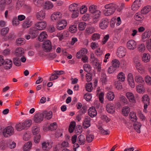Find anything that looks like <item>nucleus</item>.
<instances>
[{
  "label": "nucleus",
  "mask_w": 151,
  "mask_h": 151,
  "mask_svg": "<svg viewBox=\"0 0 151 151\" xmlns=\"http://www.w3.org/2000/svg\"><path fill=\"white\" fill-rule=\"evenodd\" d=\"M141 0H136L132 6V9L133 11L137 10L141 5Z\"/></svg>",
  "instance_id": "2eb2a0df"
},
{
  "label": "nucleus",
  "mask_w": 151,
  "mask_h": 151,
  "mask_svg": "<svg viewBox=\"0 0 151 151\" xmlns=\"http://www.w3.org/2000/svg\"><path fill=\"white\" fill-rule=\"evenodd\" d=\"M83 69L85 71L88 73H90L91 70V68L90 65L88 64H85L83 66Z\"/></svg>",
  "instance_id": "4d7b16f0"
},
{
  "label": "nucleus",
  "mask_w": 151,
  "mask_h": 151,
  "mask_svg": "<svg viewBox=\"0 0 151 151\" xmlns=\"http://www.w3.org/2000/svg\"><path fill=\"white\" fill-rule=\"evenodd\" d=\"M86 26V24L85 22H80L78 24V28L80 30L82 31L84 30Z\"/></svg>",
  "instance_id": "603ef678"
},
{
  "label": "nucleus",
  "mask_w": 151,
  "mask_h": 151,
  "mask_svg": "<svg viewBox=\"0 0 151 151\" xmlns=\"http://www.w3.org/2000/svg\"><path fill=\"white\" fill-rule=\"evenodd\" d=\"M151 31L149 29L147 30L145 32L142 34V41L145 42L147 39H148L151 36Z\"/></svg>",
  "instance_id": "4468645a"
},
{
  "label": "nucleus",
  "mask_w": 151,
  "mask_h": 151,
  "mask_svg": "<svg viewBox=\"0 0 151 151\" xmlns=\"http://www.w3.org/2000/svg\"><path fill=\"white\" fill-rule=\"evenodd\" d=\"M34 4L37 6H41L43 3V0H34Z\"/></svg>",
  "instance_id": "680f3d73"
},
{
  "label": "nucleus",
  "mask_w": 151,
  "mask_h": 151,
  "mask_svg": "<svg viewBox=\"0 0 151 151\" xmlns=\"http://www.w3.org/2000/svg\"><path fill=\"white\" fill-rule=\"evenodd\" d=\"M4 68L6 70L10 69L12 67V63L11 60L6 59L4 60L3 64Z\"/></svg>",
  "instance_id": "dca6fc26"
},
{
  "label": "nucleus",
  "mask_w": 151,
  "mask_h": 151,
  "mask_svg": "<svg viewBox=\"0 0 151 151\" xmlns=\"http://www.w3.org/2000/svg\"><path fill=\"white\" fill-rule=\"evenodd\" d=\"M135 63L136 68L139 72H140L139 71H142L143 70L144 67L139 61H135Z\"/></svg>",
  "instance_id": "c9c22d12"
},
{
  "label": "nucleus",
  "mask_w": 151,
  "mask_h": 151,
  "mask_svg": "<svg viewBox=\"0 0 151 151\" xmlns=\"http://www.w3.org/2000/svg\"><path fill=\"white\" fill-rule=\"evenodd\" d=\"M78 4L76 3H74L71 4L69 6L68 10L70 12H73L74 11L78 9Z\"/></svg>",
  "instance_id": "bb28decb"
},
{
  "label": "nucleus",
  "mask_w": 151,
  "mask_h": 151,
  "mask_svg": "<svg viewBox=\"0 0 151 151\" xmlns=\"http://www.w3.org/2000/svg\"><path fill=\"white\" fill-rule=\"evenodd\" d=\"M118 7L117 5L113 3L105 5V9L104 11V15L106 16H109L112 14Z\"/></svg>",
  "instance_id": "f257e3e1"
},
{
  "label": "nucleus",
  "mask_w": 151,
  "mask_h": 151,
  "mask_svg": "<svg viewBox=\"0 0 151 151\" xmlns=\"http://www.w3.org/2000/svg\"><path fill=\"white\" fill-rule=\"evenodd\" d=\"M76 126V123L74 121L71 122L69 126L68 130L70 133H72Z\"/></svg>",
  "instance_id": "49530a36"
},
{
  "label": "nucleus",
  "mask_w": 151,
  "mask_h": 151,
  "mask_svg": "<svg viewBox=\"0 0 151 151\" xmlns=\"http://www.w3.org/2000/svg\"><path fill=\"white\" fill-rule=\"evenodd\" d=\"M135 82L139 84H142L144 82V80H143L142 77L140 76H136L134 78Z\"/></svg>",
  "instance_id": "58836bf2"
},
{
  "label": "nucleus",
  "mask_w": 151,
  "mask_h": 151,
  "mask_svg": "<svg viewBox=\"0 0 151 151\" xmlns=\"http://www.w3.org/2000/svg\"><path fill=\"white\" fill-rule=\"evenodd\" d=\"M88 113L89 115L92 118L96 116L97 114L95 108L93 107H92L88 109Z\"/></svg>",
  "instance_id": "412c9836"
},
{
  "label": "nucleus",
  "mask_w": 151,
  "mask_h": 151,
  "mask_svg": "<svg viewBox=\"0 0 151 151\" xmlns=\"http://www.w3.org/2000/svg\"><path fill=\"white\" fill-rule=\"evenodd\" d=\"M14 132L13 127L11 126H9L4 129L3 134L5 137H7L13 135Z\"/></svg>",
  "instance_id": "f03ea898"
},
{
  "label": "nucleus",
  "mask_w": 151,
  "mask_h": 151,
  "mask_svg": "<svg viewBox=\"0 0 151 151\" xmlns=\"http://www.w3.org/2000/svg\"><path fill=\"white\" fill-rule=\"evenodd\" d=\"M115 97L114 93L111 91L109 92L106 94V98L109 101L114 99Z\"/></svg>",
  "instance_id": "79ce46f5"
},
{
  "label": "nucleus",
  "mask_w": 151,
  "mask_h": 151,
  "mask_svg": "<svg viewBox=\"0 0 151 151\" xmlns=\"http://www.w3.org/2000/svg\"><path fill=\"white\" fill-rule=\"evenodd\" d=\"M57 128V125L56 122L51 123L47 126H44L43 127V130L45 131H47L49 130L52 131L56 129Z\"/></svg>",
  "instance_id": "0eeeda50"
},
{
  "label": "nucleus",
  "mask_w": 151,
  "mask_h": 151,
  "mask_svg": "<svg viewBox=\"0 0 151 151\" xmlns=\"http://www.w3.org/2000/svg\"><path fill=\"white\" fill-rule=\"evenodd\" d=\"M31 25V22L29 20H25L23 22L22 24V27L24 28H28Z\"/></svg>",
  "instance_id": "c03bdc74"
},
{
  "label": "nucleus",
  "mask_w": 151,
  "mask_h": 151,
  "mask_svg": "<svg viewBox=\"0 0 151 151\" xmlns=\"http://www.w3.org/2000/svg\"><path fill=\"white\" fill-rule=\"evenodd\" d=\"M66 21L65 19H62L57 25V28L59 30L63 29L66 26Z\"/></svg>",
  "instance_id": "6ab92c4d"
},
{
  "label": "nucleus",
  "mask_w": 151,
  "mask_h": 151,
  "mask_svg": "<svg viewBox=\"0 0 151 151\" xmlns=\"http://www.w3.org/2000/svg\"><path fill=\"white\" fill-rule=\"evenodd\" d=\"M126 96L130 102L134 103L135 100L134 94L130 92H127L126 93Z\"/></svg>",
  "instance_id": "a878e982"
},
{
  "label": "nucleus",
  "mask_w": 151,
  "mask_h": 151,
  "mask_svg": "<svg viewBox=\"0 0 151 151\" xmlns=\"http://www.w3.org/2000/svg\"><path fill=\"white\" fill-rule=\"evenodd\" d=\"M109 24V20L106 18L102 19L100 23L99 27L102 29H106Z\"/></svg>",
  "instance_id": "6e6552de"
},
{
  "label": "nucleus",
  "mask_w": 151,
  "mask_h": 151,
  "mask_svg": "<svg viewBox=\"0 0 151 151\" xmlns=\"http://www.w3.org/2000/svg\"><path fill=\"white\" fill-rule=\"evenodd\" d=\"M30 138V134L29 132H26L24 134L23 139L25 141L29 140Z\"/></svg>",
  "instance_id": "bf43d9fd"
},
{
  "label": "nucleus",
  "mask_w": 151,
  "mask_h": 151,
  "mask_svg": "<svg viewBox=\"0 0 151 151\" xmlns=\"http://www.w3.org/2000/svg\"><path fill=\"white\" fill-rule=\"evenodd\" d=\"M24 49L21 47L17 48L15 51V55L17 57H20L22 56L24 53Z\"/></svg>",
  "instance_id": "aec40b11"
},
{
  "label": "nucleus",
  "mask_w": 151,
  "mask_h": 151,
  "mask_svg": "<svg viewBox=\"0 0 151 151\" xmlns=\"http://www.w3.org/2000/svg\"><path fill=\"white\" fill-rule=\"evenodd\" d=\"M137 91L139 93H143L145 91V89L142 84H139L137 86Z\"/></svg>",
  "instance_id": "4c0bfd02"
},
{
  "label": "nucleus",
  "mask_w": 151,
  "mask_h": 151,
  "mask_svg": "<svg viewBox=\"0 0 151 151\" xmlns=\"http://www.w3.org/2000/svg\"><path fill=\"white\" fill-rule=\"evenodd\" d=\"M45 16V11L44 10H41L36 12V17L37 19L38 20H43Z\"/></svg>",
  "instance_id": "423d86ee"
},
{
  "label": "nucleus",
  "mask_w": 151,
  "mask_h": 151,
  "mask_svg": "<svg viewBox=\"0 0 151 151\" xmlns=\"http://www.w3.org/2000/svg\"><path fill=\"white\" fill-rule=\"evenodd\" d=\"M146 47L148 50L151 52V39L148 40L146 42Z\"/></svg>",
  "instance_id": "338daca9"
},
{
  "label": "nucleus",
  "mask_w": 151,
  "mask_h": 151,
  "mask_svg": "<svg viewBox=\"0 0 151 151\" xmlns=\"http://www.w3.org/2000/svg\"><path fill=\"white\" fill-rule=\"evenodd\" d=\"M126 52V49L123 46H120L118 48L117 54L118 57L122 58L125 56Z\"/></svg>",
  "instance_id": "39448f33"
},
{
  "label": "nucleus",
  "mask_w": 151,
  "mask_h": 151,
  "mask_svg": "<svg viewBox=\"0 0 151 151\" xmlns=\"http://www.w3.org/2000/svg\"><path fill=\"white\" fill-rule=\"evenodd\" d=\"M22 122L25 129H27L32 124V121L30 120H25Z\"/></svg>",
  "instance_id": "7c9ffc66"
},
{
  "label": "nucleus",
  "mask_w": 151,
  "mask_h": 151,
  "mask_svg": "<svg viewBox=\"0 0 151 151\" xmlns=\"http://www.w3.org/2000/svg\"><path fill=\"white\" fill-rule=\"evenodd\" d=\"M20 22L17 17H13L12 20V24L14 26H17L19 25Z\"/></svg>",
  "instance_id": "de8ad7c7"
},
{
  "label": "nucleus",
  "mask_w": 151,
  "mask_h": 151,
  "mask_svg": "<svg viewBox=\"0 0 151 151\" xmlns=\"http://www.w3.org/2000/svg\"><path fill=\"white\" fill-rule=\"evenodd\" d=\"M43 47L46 52H49L52 49L51 42L49 40L44 42L43 44Z\"/></svg>",
  "instance_id": "1a4fd4ad"
},
{
  "label": "nucleus",
  "mask_w": 151,
  "mask_h": 151,
  "mask_svg": "<svg viewBox=\"0 0 151 151\" xmlns=\"http://www.w3.org/2000/svg\"><path fill=\"white\" fill-rule=\"evenodd\" d=\"M127 47L130 50H134L137 47L136 42L134 40H130L127 42Z\"/></svg>",
  "instance_id": "9d476101"
},
{
  "label": "nucleus",
  "mask_w": 151,
  "mask_h": 151,
  "mask_svg": "<svg viewBox=\"0 0 151 151\" xmlns=\"http://www.w3.org/2000/svg\"><path fill=\"white\" fill-rule=\"evenodd\" d=\"M101 12L100 10H98L93 13V17L94 19H99L101 15Z\"/></svg>",
  "instance_id": "5fc2aeb1"
},
{
  "label": "nucleus",
  "mask_w": 151,
  "mask_h": 151,
  "mask_svg": "<svg viewBox=\"0 0 151 151\" xmlns=\"http://www.w3.org/2000/svg\"><path fill=\"white\" fill-rule=\"evenodd\" d=\"M77 141L80 145H83L85 142V137L82 134L80 135L77 139Z\"/></svg>",
  "instance_id": "c85d7f7f"
},
{
  "label": "nucleus",
  "mask_w": 151,
  "mask_h": 151,
  "mask_svg": "<svg viewBox=\"0 0 151 151\" xmlns=\"http://www.w3.org/2000/svg\"><path fill=\"white\" fill-rule=\"evenodd\" d=\"M15 127L16 130L18 131H21L25 129L22 122L16 124Z\"/></svg>",
  "instance_id": "f704fd0d"
},
{
  "label": "nucleus",
  "mask_w": 151,
  "mask_h": 151,
  "mask_svg": "<svg viewBox=\"0 0 151 151\" xmlns=\"http://www.w3.org/2000/svg\"><path fill=\"white\" fill-rule=\"evenodd\" d=\"M32 143L31 142L29 141L25 143L23 147V149L26 151L29 150L32 147Z\"/></svg>",
  "instance_id": "c756f323"
},
{
  "label": "nucleus",
  "mask_w": 151,
  "mask_h": 151,
  "mask_svg": "<svg viewBox=\"0 0 151 151\" xmlns=\"http://www.w3.org/2000/svg\"><path fill=\"white\" fill-rule=\"evenodd\" d=\"M54 6L53 3L51 1H47L45 4V9H52Z\"/></svg>",
  "instance_id": "e433bc0d"
},
{
  "label": "nucleus",
  "mask_w": 151,
  "mask_h": 151,
  "mask_svg": "<svg viewBox=\"0 0 151 151\" xmlns=\"http://www.w3.org/2000/svg\"><path fill=\"white\" fill-rule=\"evenodd\" d=\"M98 10L96 6L92 5L90 6L88 8V11L90 13L93 14L96 12Z\"/></svg>",
  "instance_id": "a19ab883"
},
{
  "label": "nucleus",
  "mask_w": 151,
  "mask_h": 151,
  "mask_svg": "<svg viewBox=\"0 0 151 151\" xmlns=\"http://www.w3.org/2000/svg\"><path fill=\"white\" fill-rule=\"evenodd\" d=\"M38 30L36 29L35 27H31L29 30V34L32 38L36 37L39 34Z\"/></svg>",
  "instance_id": "ddd939ff"
},
{
  "label": "nucleus",
  "mask_w": 151,
  "mask_h": 151,
  "mask_svg": "<svg viewBox=\"0 0 151 151\" xmlns=\"http://www.w3.org/2000/svg\"><path fill=\"white\" fill-rule=\"evenodd\" d=\"M150 58V57L149 55L146 53H144L142 58V60L145 63H147L149 61Z\"/></svg>",
  "instance_id": "864d4df0"
},
{
  "label": "nucleus",
  "mask_w": 151,
  "mask_h": 151,
  "mask_svg": "<svg viewBox=\"0 0 151 151\" xmlns=\"http://www.w3.org/2000/svg\"><path fill=\"white\" fill-rule=\"evenodd\" d=\"M142 101L143 103H150V99L149 96L147 94L144 95L142 98Z\"/></svg>",
  "instance_id": "37998d69"
},
{
  "label": "nucleus",
  "mask_w": 151,
  "mask_h": 151,
  "mask_svg": "<svg viewBox=\"0 0 151 151\" xmlns=\"http://www.w3.org/2000/svg\"><path fill=\"white\" fill-rule=\"evenodd\" d=\"M87 10V8L85 5H83L80 9L81 14H83L86 12Z\"/></svg>",
  "instance_id": "e2e57ef3"
},
{
  "label": "nucleus",
  "mask_w": 151,
  "mask_h": 151,
  "mask_svg": "<svg viewBox=\"0 0 151 151\" xmlns=\"http://www.w3.org/2000/svg\"><path fill=\"white\" fill-rule=\"evenodd\" d=\"M47 25V22L45 21H42L36 22L35 24V27L37 29L41 31L45 29Z\"/></svg>",
  "instance_id": "7ed1b4c3"
},
{
  "label": "nucleus",
  "mask_w": 151,
  "mask_h": 151,
  "mask_svg": "<svg viewBox=\"0 0 151 151\" xmlns=\"http://www.w3.org/2000/svg\"><path fill=\"white\" fill-rule=\"evenodd\" d=\"M61 16L62 14L60 12H55L51 15V19L54 22L56 21L61 18Z\"/></svg>",
  "instance_id": "f8f14e48"
},
{
  "label": "nucleus",
  "mask_w": 151,
  "mask_h": 151,
  "mask_svg": "<svg viewBox=\"0 0 151 151\" xmlns=\"http://www.w3.org/2000/svg\"><path fill=\"white\" fill-rule=\"evenodd\" d=\"M14 64L16 66H19L21 65V63L19 59L17 58H15L13 59Z\"/></svg>",
  "instance_id": "69168bd1"
},
{
  "label": "nucleus",
  "mask_w": 151,
  "mask_h": 151,
  "mask_svg": "<svg viewBox=\"0 0 151 151\" xmlns=\"http://www.w3.org/2000/svg\"><path fill=\"white\" fill-rule=\"evenodd\" d=\"M69 30L72 33L75 32L77 30V26L75 25H73L70 27Z\"/></svg>",
  "instance_id": "13d9d810"
},
{
  "label": "nucleus",
  "mask_w": 151,
  "mask_h": 151,
  "mask_svg": "<svg viewBox=\"0 0 151 151\" xmlns=\"http://www.w3.org/2000/svg\"><path fill=\"white\" fill-rule=\"evenodd\" d=\"M35 135L34 138V142L36 143H38L40 141L41 136L40 134Z\"/></svg>",
  "instance_id": "0e129e2a"
},
{
  "label": "nucleus",
  "mask_w": 151,
  "mask_h": 151,
  "mask_svg": "<svg viewBox=\"0 0 151 151\" xmlns=\"http://www.w3.org/2000/svg\"><path fill=\"white\" fill-rule=\"evenodd\" d=\"M48 35L45 31H43L41 32L38 37L39 40L40 42H42L46 39Z\"/></svg>",
  "instance_id": "5701e85b"
},
{
  "label": "nucleus",
  "mask_w": 151,
  "mask_h": 151,
  "mask_svg": "<svg viewBox=\"0 0 151 151\" xmlns=\"http://www.w3.org/2000/svg\"><path fill=\"white\" fill-rule=\"evenodd\" d=\"M141 126V124L139 122H136L134 123V128L135 130H136L137 132L138 133H139L141 132L140 129Z\"/></svg>",
  "instance_id": "2f4dec72"
},
{
  "label": "nucleus",
  "mask_w": 151,
  "mask_h": 151,
  "mask_svg": "<svg viewBox=\"0 0 151 151\" xmlns=\"http://www.w3.org/2000/svg\"><path fill=\"white\" fill-rule=\"evenodd\" d=\"M85 87L86 91L89 92H91L93 89L92 83H86Z\"/></svg>",
  "instance_id": "09e8293b"
},
{
  "label": "nucleus",
  "mask_w": 151,
  "mask_h": 151,
  "mask_svg": "<svg viewBox=\"0 0 151 151\" xmlns=\"http://www.w3.org/2000/svg\"><path fill=\"white\" fill-rule=\"evenodd\" d=\"M25 40L22 38H19L17 40L16 44L18 45H23L25 43Z\"/></svg>",
  "instance_id": "6e6d98bb"
},
{
  "label": "nucleus",
  "mask_w": 151,
  "mask_h": 151,
  "mask_svg": "<svg viewBox=\"0 0 151 151\" xmlns=\"http://www.w3.org/2000/svg\"><path fill=\"white\" fill-rule=\"evenodd\" d=\"M130 111V108L127 106H124L122 110V113L124 116H127Z\"/></svg>",
  "instance_id": "cd10ccee"
},
{
  "label": "nucleus",
  "mask_w": 151,
  "mask_h": 151,
  "mask_svg": "<svg viewBox=\"0 0 151 151\" xmlns=\"http://www.w3.org/2000/svg\"><path fill=\"white\" fill-rule=\"evenodd\" d=\"M129 116H130V119L131 121L134 122L136 121L137 117L135 113L134 112H131L129 114Z\"/></svg>",
  "instance_id": "3c124183"
},
{
  "label": "nucleus",
  "mask_w": 151,
  "mask_h": 151,
  "mask_svg": "<svg viewBox=\"0 0 151 151\" xmlns=\"http://www.w3.org/2000/svg\"><path fill=\"white\" fill-rule=\"evenodd\" d=\"M107 111L109 113H113L114 112V107L112 104H108L106 106Z\"/></svg>",
  "instance_id": "393cba45"
},
{
  "label": "nucleus",
  "mask_w": 151,
  "mask_h": 151,
  "mask_svg": "<svg viewBox=\"0 0 151 151\" xmlns=\"http://www.w3.org/2000/svg\"><path fill=\"white\" fill-rule=\"evenodd\" d=\"M90 118L88 116H86L83 123L84 128L86 129L90 126Z\"/></svg>",
  "instance_id": "b1692460"
},
{
  "label": "nucleus",
  "mask_w": 151,
  "mask_h": 151,
  "mask_svg": "<svg viewBox=\"0 0 151 151\" xmlns=\"http://www.w3.org/2000/svg\"><path fill=\"white\" fill-rule=\"evenodd\" d=\"M145 81L146 83L148 85H151V77L147 75L145 78Z\"/></svg>",
  "instance_id": "774afa93"
},
{
  "label": "nucleus",
  "mask_w": 151,
  "mask_h": 151,
  "mask_svg": "<svg viewBox=\"0 0 151 151\" xmlns=\"http://www.w3.org/2000/svg\"><path fill=\"white\" fill-rule=\"evenodd\" d=\"M9 142L3 140L0 142V149L4 150L6 149L9 145Z\"/></svg>",
  "instance_id": "a211bd4d"
},
{
  "label": "nucleus",
  "mask_w": 151,
  "mask_h": 151,
  "mask_svg": "<svg viewBox=\"0 0 151 151\" xmlns=\"http://www.w3.org/2000/svg\"><path fill=\"white\" fill-rule=\"evenodd\" d=\"M117 78L119 81L123 82L125 80L124 74L122 72H120L118 75Z\"/></svg>",
  "instance_id": "8fccbe9b"
},
{
  "label": "nucleus",
  "mask_w": 151,
  "mask_h": 151,
  "mask_svg": "<svg viewBox=\"0 0 151 151\" xmlns=\"http://www.w3.org/2000/svg\"><path fill=\"white\" fill-rule=\"evenodd\" d=\"M53 142L51 141L47 140L41 143L42 148L44 151H48L52 147Z\"/></svg>",
  "instance_id": "20e7f679"
},
{
  "label": "nucleus",
  "mask_w": 151,
  "mask_h": 151,
  "mask_svg": "<svg viewBox=\"0 0 151 151\" xmlns=\"http://www.w3.org/2000/svg\"><path fill=\"white\" fill-rule=\"evenodd\" d=\"M40 128L39 127L35 125L33 126L32 128V132L33 135L38 134L39 133Z\"/></svg>",
  "instance_id": "473e14b6"
},
{
  "label": "nucleus",
  "mask_w": 151,
  "mask_h": 151,
  "mask_svg": "<svg viewBox=\"0 0 151 151\" xmlns=\"http://www.w3.org/2000/svg\"><path fill=\"white\" fill-rule=\"evenodd\" d=\"M94 135L93 134L88 133L86 137V140L88 142H91L94 138Z\"/></svg>",
  "instance_id": "a18cd8bd"
},
{
  "label": "nucleus",
  "mask_w": 151,
  "mask_h": 151,
  "mask_svg": "<svg viewBox=\"0 0 151 151\" xmlns=\"http://www.w3.org/2000/svg\"><path fill=\"white\" fill-rule=\"evenodd\" d=\"M42 114H43V117L47 119H50L52 116V113L51 111H44Z\"/></svg>",
  "instance_id": "4be33fe9"
},
{
  "label": "nucleus",
  "mask_w": 151,
  "mask_h": 151,
  "mask_svg": "<svg viewBox=\"0 0 151 151\" xmlns=\"http://www.w3.org/2000/svg\"><path fill=\"white\" fill-rule=\"evenodd\" d=\"M151 10V7L146 6L144 7L142 10L141 12L142 14H146Z\"/></svg>",
  "instance_id": "ea45409f"
},
{
  "label": "nucleus",
  "mask_w": 151,
  "mask_h": 151,
  "mask_svg": "<svg viewBox=\"0 0 151 151\" xmlns=\"http://www.w3.org/2000/svg\"><path fill=\"white\" fill-rule=\"evenodd\" d=\"M79 9L76 10L74 11L73 12H70L72 13L71 15V17L73 18H76L79 15Z\"/></svg>",
  "instance_id": "052dcab7"
},
{
  "label": "nucleus",
  "mask_w": 151,
  "mask_h": 151,
  "mask_svg": "<svg viewBox=\"0 0 151 151\" xmlns=\"http://www.w3.org/2000/svg\"><path fill=\"white\" fill-rule=\"evenodd\" d=\"M112 64L111 66L113 67V68L116 70L119 67L120 63L118 60L116 59L113 60L112 61Z\"/></svg>",
  "instance_id": "72a5a7b5"
},
{
  "label": "nucleus",
  "mask_w": 151,
  "mask_h": 151,
  "mask_svg": "<svg viewBox=\"0 0 151 151\" xmlns=\"http://www.w3.org/2000/svg\"><path fill=\"white\" fill-rule=\"evenodd\" d=\"M43 114L42 113H38L35 115L34 120L36 123H39L43 120Z\"/></svg>",
  "instance_id": "9b49d317"
},
{
  "label": "nucleus",
  "mask_w": 151,
  "mask_h": 151,
  "mask_svg": "<svg viewBox=\"0 0 151 151\" xmlns=\"http://www.w3.org/2000/svg\"><path fill=\"white\" fill-rule=\"evenodd\" d=\"M87 53L86 49L83 48L78 52L76 54V57L78 59L81 58V57L86 55Z\"/></svg>",
  "instance_id": "f3484780"
}]
</instances>
